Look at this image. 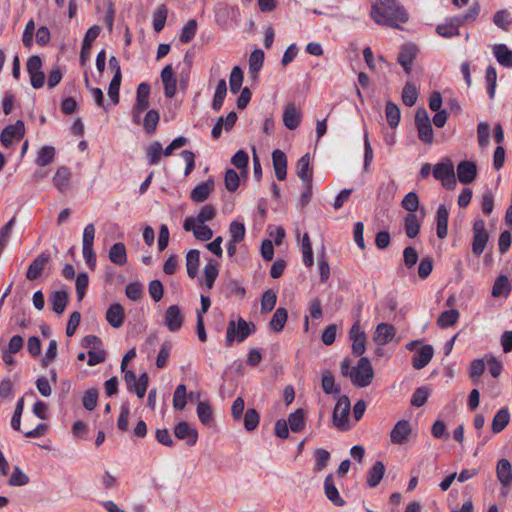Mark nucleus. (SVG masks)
I'll use <instances>...</instances> for the list:
<instances>
[{"label":"nucleus","instance_id":"obj_62","mask_svg":"<svg viewBox=\"0 0 512 512\" xmlns=\"http://www.w3.org/2000/svg\"><path fill=\"white\" fill-rule=\"evenodd\" d=\"M246 229L243 223L232 221L229 226L230 241L240 243L245 237Z\"/></svg>","mask_w":512,"mask_h":512},{"label":"nucleus","instance_id":"obj_36","mask_svg":"<svg viewBox=\"0 0 512 512\" xmlns=\"http://www.w3.org/2000/svg\"><path fill=\"white\" fill-rule=\"evenodd\" d=\"M49 301L51 303L52 310L56 314H62L68 302V295L65 291H55L50 295Z\"/></svg>","mask_w":512,"mask_h":512},{"label":"nucleus","instance_id":"obj_29","mask_svg":"<svg viewBox=\"0 0 512 512\" xmlns=\"http://www.w3.org/2000/svg\"><path fill=\"white\" fill-rule=\"evenodd\" d=\"M385 474V465L381 461H376L367 472V485L375 488L381 482Z\"/></svg>","mask_w":512,"mask_h":512},{"label":"nucleus","instance_id":"obj_48","mask_svg":"<svg viewBox=\"0 0 512 512\" xmlns=\"http://www.w3.org/2000/svg\"><path fill=\"white\" fill-rule=\"evenodd\" d=\"M54 157H55L54 147L44 146L37 153L36 164L40 167H45L53 162Z\"/></svg>","mask_w":512,"mask_h":512},{"label":"nucleus","instance_id":"obj_5","mask_svg":"<svg viewBox=\"0 0 512 512\" xmlns=\"http://www.w3.org/2000/svg\"><path fill=\"white\" fill-rule=\"evenodd\" d=\"M351 409V404L348 396H339L338 401L333 410L332 419L333 424L341 431L349 429L348 417Z\"/></svg>","mask_w":512,"mask_h":512},{"label":"nucleus","instance_id":"obj_43","mask_svg":"<svg viewBox=\"0 0 512 512\" xmlns=\"http://www.w3.org/2000/svg\"><path fill=\"white\" fill-rule=\"evenodd\" d=\"M310 157L309 154L303 155L297 162V176L303 183L312 182V173L309 171Z\"/></svg>","mask_w":512,"mask_h":512},{"label":"nucleus","instance_id":"obj_21","mask_svg":"<svg viewBox=\"0 0 512 512\" xmlns=\"http://www.w3.org/2000/svg\"><path fill=\"white\" fill-rule=\"evenodd\" d=\"M105 318L113 328H120L125 319V310L123 306L119 303L111 304L106 311Z\"/></svg>","mask_w":512,"mask_h":512},{"label":"nucleus","instance_id":"obj_35","mask_svg":"<svg viewBox=\"0 0 512 512\" xmlns=\"http://www.w3.org/2000/svg\"><path fill=\"white\" fill-rule=\"evenodd\" d=\"M287 318V310L282 307L277 308L269 322L270 329L276 333L281 332L287 322Z\"/></svg>","mask_w":512,"mask_h":512},{"label":"nucleus","instance_id":"obj_32","mask_svg":"<svg viewBox=\"0 0 512 512\" xmlns=\"http://www.w3.org/2000/svg\"><path fill=\"white\" fill-rule=\"evenodd\" d=\"M288 426L292 432L298 433L305 428V412L299 408L290 413L287 420Z\"/></svg>","mask_w":512,"mask_h":512},{"label":"nucleus","instance_id":"obj_52","mask_svg":"<svg viewBox=\"0 0 512 512\" xmlns=\"http://www.w3.org/2000/svg\"><path fill=\"white\" fill-rule=\"evenodd\" d=\"M243 78L242 69L239 66H235L231 71L229 79L230 91L233 94H237L241 90Z\"/></svg>","mask_w":512,"mask_h":512},{"label":"nucleus","instance_id":"obj_28","mask_svg":"<svg viewBox=\"0 0 512 512\" xmlns=\"http://www.w3.org/2000/svg\"><path fill=\"white\" fill-rule=\"evenodd\" d=\"M100 27L98 25H93L90 27L83 39L82 48H81V63L84 64L86 61V56L90 53L92 42L99 36Z\"/></svg>","mask_w":512,"mask_h":512},{"label":"nucleus","instance_id":"obj_38","mask_svg":"<svg viewBox=\"0 0 512 512\" xmlns=\"http://www.w3.org/2000/svg\"><path fill=\"white\" fill-rule=\"evenodd\" d=\"M511 286L507 276L500 275L494 282L492 287V296L493 297H507L510 293Z\"/></svg>","mask_w":512,"mask_h":512},{"label":"nucleus","instance_id":"obj_34","mask_svg":"<svg viewBox=\"0 0 512 512\" xmlns=\"http://www.w3.org/2000/svg\"><path fill=\"white\" fill-rule=\"evenodd\" d=\"M200 264V252L197 249H191L186 255L187 274L191 279L197 275Z\"/></svg>","mask_w":512,"mask_h":512},{"label":"nucleus","instance_id":"obj_53","mask_svg":"<svg viewBox=\"0 0 512 512\" xmlns=\"http://www.w3.org/2000/svg\"><path fill=\"white\" fill-rule=\"evenodd\" d=\"M386 119L391 128L398 126L400 122V109L393 102H387L385 109Z\"/></svg>","mask_w":512,"mask_h":512},{"label":"nucleus","instance_id":"obj_23","mask_svg":"<svg viewBox=\"0 0 512 512\" xmlns=\"http://www.w3.org/2000/svg\"><path fill=\"white\" fill-rule=\"evenodd\" d=\"M214 187H215L214 180L210 178V179L198 184L191 191L190 198L194 202H198V203L204 202L205 200L208 199L209 195L214 190Z\"/></svg>","mask_w":512,"mask_h":512},{"label":"nucleus","instance_id":"obj_12","mask_svg":"<svg viewBox=\"0 0 512 512\" xmlns=\"http://www.w3.org/2000/svg\"><path fill=\"white\" fill-rule=\"evenodd\" d=\"M216 215V211L212 205L203 206L198 212L196 217H187L184 221L183 228L185 231H190L196 223L205 224L211 221Z\"/></svg>","mask_w":512,"mask_h":512},{"label":"nucleus","instance_id":"obj_54","mask_svg":"<svg viewBox=\"0 0 512 512\" xmlns=\"http://www.w3.org/2000/svg\"><path fill=\"white\" fill-rule=\"evenodd\" d=\"M197 416L204 425H210L213 421V412L207 402H199L197 405Z\"/></svg>","mask_w":512,"mask_h":512},{"label":"nucleus","instance_id":"obj_59","mask_svg":"<svg viewBox=\"0 0 512 512\" xmlns=\"http://www.w3.org/2000/svg\"><path fill=\"white\" fill-rule=\"evenodd\" d=\"M430 395V389L426 386L417 388L411 397V405L414 407L423 406Z\"/></svg>","mask_w":512,"mask_h":512},{"label":"nucleus","instance_id":"obj_47","mask_svg":"<svg viewBox=\"0 0 512 512\" xmlns=\"http://www.w3.org/2000/svg\"><path fill=\"white\" fill-rule=\"evenodd\" d=\"M417 99H418V90H417L416 86L409 81L406 82V84L402 90L403 103L408 107H412L413 105H415Z\"/></svg>","mask_w":512,"mask_h":512},{"label":"nucleus","instance_id":"obj_6","mask_svg":"<svg viewBox=\"0 0 512 512\" xmlns=\"http://www.w3.org/2000/svg\"><path fill=\"white\" fill-rule=\"evenodd\" d=\"M435 179L441 181L446 189H454L456 186V178L454 168L451 161L437 163L433 169Z\"/></svg>","mask_w":512,"mask_h":512},{"label":"nucleus","instance_id":"obj_7","mask_svg":"<svg viewBox=\"0 0 512 512\" xmlns=\"http://www.w3.org/2000/svg\"><path fill=\"white\" fill-rule=\"evenodd\" d=\"M124 380L128 391L135 393L139 398L145 396L149 383V377L146 372L142 373L137 379L135 372L129 370L124 373Z\"/></svg>","mask_w":512,"mask_h":512},{"label":"nucleus","instance_id":"obj_41","mask_svg":"<svg viewBox=\"0 0 512 512\" xmlns=\"http://www.w3.org/2000/svg\"><path fill=\"white\" fill-rule=\"evenodd\" d=\"M264 62V52L260 49L254 50L249 57V72L253 78L258 76Z\"/></svg>","mask_w":512,"mask_h":512},{"label":"nucleus","instance_id":"obj_51","mask_svg":"<svg viewBox=\"0 0 512 512\" xmlns=\"http://www.w3.org/2000/svg\"><path fill=\"white\" fill-rule=\"evenodd\" d=\"M302 254H303V263L306 267H311L314 263L313 259V250L312 244L310 241V237L308 233H305L302 238L301 244Z\"/></svg>","mask_w":512,"mask_h":512},{"label":"nucleus","instance_id":"obj_14","mask_svg":"<svg viewBox=\"0 0 512 512\" xmlns=\"http://www.w3.org/2000/svg\"><path fill=\"white\" fill-rule=\"evenodd\" d=\"M164 323L171 332H176L182 327L183 315L178 305H171L167 308Z\"/></svg>","mask_w":512,"mask_h":512},{"label":"nucleus","instance_id":"obj_45","mask_svg":"<svg viewBox=\"0 0 512 512\" xmlns=\"http://www.w3.org/2000/svg\"><path fill=\"white\" fill-rule=\"evenodd\" d=\"M404 228L409 238H415L420 231V222L414 213H409L404 219Z\"/></svg>","mask_w":512,"mask_h":512},{"label":"nucleus","instance_id":"obj_16","mask_svg":"<svg viewBox=\"0 0 512 512\" xmlns=\"http://www.w3.org/2000/svg\"><path fill=\"white\" fill-rule=\"evenodd\" d=\"M174 435L179 440H187V445L194 446L198 440V432L196 429L190 427L187 422H179L174 427Z\"/></svg>","mask_w":512,"mask_h":512},{"label":"nucleus","instance_id":"obj_58","mask_svg":"<svg viewBox=\"0 0 512 512\" xmlns=\"http://www.w3.org/2000/svg\"><path fill=\"white\" fill-rule=\"evenodd\" d=\"M277 296L272 290H267L261 298V313L266 314L272 311L276 305Z\"/></svg>","mask_w":512,"mask_h":512},{"label":"nucleus","instance_id":"obj_2","mask_svg":"<svg viewBox=\"0 0 512 512\" xmlns=\"http://www.w3.org/2000/svg\"><path fill=\"white\" fill-rule=\"evenodd\" d=\"M255 330L256 327L253 322H247L243 318H239L237 321L230 320L227 325L225 345L230 347L235 340L243 342Z\"/></svg>","mask_w":512,"mask_h":512},{"label":"nucleus","instance_id":"obj_44","mask_svg":"<svg viewBox=\"0 0 512 512\" xmlns=\"http://www.w3.org/2000/svg\"><path fill=\"white\" fill-rule=\"evenodd\" d=\"M226 94H227L226 81H225V79H220L216 86L213 101H212V108L215 111H219L222 108Z\"/></svg>","mask_w":512,"mask_h":512},{"label":"nucleus","instance_id":"obj_30","mask_svg":"<svg viewBox=\"0 0 512 512\" xmlns=\"http://www.w3.org/2000/svg\"><path fill=\"white\" fill-rule=\"evenodd\" d=\"M109 260L115 265L123 266L127 263V251L122 242L114 243L109 250Z\"/></svg>","mask_w":512,"mask_h":512},{"label":"nucleus","instance_id":"obj_10","mask_svg":"<svg viewBox=\"0 0 512 512\" xmlns=\"http://www.w3.org/2000/svg\"><path fill=\"white\" fill-rule=\"evenodd\" d=\"M418 51V47L413 43L404 44L400 48L397 61L407 74H410L412 71V65Z\"/></svg>","mask_w":512,"mask_h":512},{"label":"nucleus","instance_id":"obj_3","mask_svg":"<svg viewBox=\"0 0 512 512\" xmlns=\"http://www.w3.org/2000/svg\"><path fill=\"white\" fill-rule=\"evenodd\" d=\"M373 378L374 370L370 360L366 357H362L357 366L351 368L350 379L356 387L363 388L370 385Z\"/></svg>","mask_w":512,"mask_h":512},{"label":"nucleus","instance_id":"obj_60","mask_svg":"<svg viewBox=\"0 0 512 512\" xmlns=\"http://www.w3.org/2000/svg\"><path fill=\"white\" fill-rule=\"evenodd\" d=\"M186 406V386L179 384L173 395V407L175 410H183Z\"/></svg>","mask_w":512,"mask_h":512},{"label":"nucleus","instance_id":"obj_9","mask_svg":"<svg viewBox=\"0 0 512 512\" xmlns=\"http://www.w3.org/2000/svg\"><path fill=\"white\" fill-rule=\"evenodd\" d=\"M24 134V122L21 120H17L15 124L8 125L2 130L0 140L5 147H9L14 140H21Z\"/></svg>","mask_w":512,"mask_h":512},{"label":"nucleus","instance_id":"obj_61","mask_svg":"<svg viewBox=\"0 0 512 512\" xmlns=\"http://www.w3.org/2000/svg\"><path fill=\"white\" fill-rule=\"evenodd\" d=\"M197 21L195 19H191L187 22V24L183 27L180 42L181 43H189L196 35L197 31Z\"/></svg>","mask_w":512,"mask_h":512},{"label":"nucleus","instance_id":"obj_4","mask_svg":"<svg viewBox=\"0 0 512 512\" xmlns=\"http://www.w3.org/2000/svg\"><path fill=\"white\" fill-rule=\"evenodd\" d=\"M414 123L418 132L419 140L425 144H432L434 140V133L429 114L425 108L420 107L416 110Z\"/></svg>","mask_w":512,"mask_h":512},{"label":"nucleus","instance_id":"obj_64","mask_svg":"<svg viewBox=\"0 0 512 512\" xmlns=\"http://www.w3.org/2000/svg\"><path fill=\"white\" fill-rule=\"evenodd\" d=\"M196 239L200 241H208L213 237L212 229L206 224L196 223L191 230Z\"/></svg>","mask_w":512,"mask_h":512},{"label":"nucleus","instance_id":"obj_25","mask_svg":"<svg viewBox=\"0 0 512 512\" xmlns=\"http://www.w3.org/2000/svg\"><path fill=\"white\" fill-rule=\"evenodd\" d=\"M49 259L50 257L47 253H41L39 256H37L29 265L26 278L28 280L38 279L41 276L44 267L49 262Z\"/></svg>","mask_w":512,"mask_h":512},{"label":"nucleus","instance_id":"obj_27","mask_svg":"<svg viewBox=\"0 0 512 512\" xmlns=\"http://www.w3.org/2000/svg\"><path fill=\"white\" fill-rule=\"evenodd\" d=\"M448 218L449 211L445 205H440L437 209L436 220H437V229L436 233L438 238L444 239L448 234Z\"/></svg>","mask_w":512,"mask_h":512},{"label":"nucleus","instance_id":"obj_57","mask_svg":"<svg viewBox=\"0 0 512 512\" xmlns=\"http://www.w3.org/2000/svg\"><path fill=\"white\" fill-rule=\"evenodd\" d=\"M486 88L487 93L489 95L490 99H493L495 96V90H496V82H497V72L496 69L493 66H488L486 69Z\"/></svg>","mask_w":512,"mask_h":512},{"label":"nucleus","instance_id":"obj_22","mask_svg":"<svg viewBox=\"0 0 512 512\" xmlns=\"http://www.w3.org/2000/svg\"><path fill=\"white\" fill-rule=\"evenodd\" d=\"M433 354L434 349L431 345H423L412 357L413 368L416 370H420L427 366L431 361Z\"/></svg>","mask_w":512,"mask_h":512},{"label":"nucleus","instance_id":"obj_49","mask_svg":"<svg viewBox=\"0 0 512 512\" xmlns=\"http://www.w3.org/2000/svg\"><path fill=\"white\" fill-rule=\"evenodd\" d=\"M459 319V312L456 309H450L442 312L437 319V324L441 328L453 326Z\"/></svg>","mask_w":512,"mask_h":512},{"label":"nucleus","instance_id":"obj_13","mask_svg":"<svg viewBox=\"0 0 512 512\" xmlns=\"http://www.w3.org/2000/svg\"><path fill=\"white\" fill-rule=\"evenodd\" d=\"M349 337L352 341V352L355 356H362L365 353L366 335L360 330L359 322H355L350 329Z\"/></svg>","mask_w":512,"mask_h":512},{"label":"nucleus","instance_id":"obj_37","mask_svg":"<svg viewBox=\"0 0 512 512\" xmlns=\"http://www.w3.org/2000/svg\"><path fill=\"white\" fill-rule=\"evenodd\" d=\"M70 177L69 169L67 167H60L53 177V183L60 192H64L69 187Z\"/></svg>","mask_w":512,"mask_h":512},{"label":"nucleus","instance_id":"obj_56","mask_svg":"<svg viewBox=\"0 0 512 512\" xmlns=\"http://www.w3.org/2000/svg\"><path fill=\"white\" fill-rule=\"evenodd\" d=\"M171 350L172 343L170 341H165L161 345L155 362L157 368L162 369L167 365Z\"/></svg>","mask_w":512,"mask_h":512},{"label":"nucleus","instance_id":"obj_46","mask_svg":"<svg viewBox=\"0 0 512 512\" xmlns=\"http://www.w3.org/2000/svg\"><path fill=\"white\" fill-rule=\"evenodd\" d=\"M160 120V115L158 111L151 109L147 111L144 119H143V128L145 132L149 135H152L155 133L157 125Z\"/></svg>","mask_w":512,"mask_h":512},{"label":"nucleus","instance_id":"obj_63","mask_svg":"<svg viewBox=\"0 0 512 512\" xmlns=\"http://www.w3.org/2000/svg\"><path fill=\"white\" fill-rule=\"evenodd\" d=\"M493 23L500 29L508 31L511 24L509 12L505 9L497 11L493 16Z\"/></svg>","mask_w":512,"mask_h":512},{"label":"nucleus","instance_id":"obj_18","mask_svg":"<svg viewBox=\"0 0 512 512\" xmlns=\"http://www.w3.org/2000/svg\"><path fill=\"white\" fill-rule=\"evenodd\" d=\"M395 336V328L391 324L380 323L377 325L374 332L373 341L378 346L388 344Z\"/></svg>","mask_w":512,"mask_h":512},{"label":"nucleus","instance_id":"obj_50","mask_svg":"<svg viewBox=\"0 0 512 512\" xmlns=\"http://www.w3.org/2000/svg\"><path fill=\"white\" fill-rule=\"evenodd\" d=\"M162 155V145L158 141L152 142L146 149V157L149 165H157Z\"/></svg>","mask_w":512,"mask_h":512},{"label":"nucleus","instance_id":"obj_31","mask_svg":"<svg viewBox=\"0 0 512 512\" xmlns=\"http://www.w3.org/2000/svg\"><path fill=\"white\" fill-rule=\"evenodd\" d=\"M493 54L500 65L504 67L512 66V50H510L505 44L494 45Z\"/></svg>","mask_w":512,"mask_h":512},{"label":"nucleus","instance_id":"obj_42","mask_svg":"<svg viewBox=\"0 0 512 512\" xmlns=\"http://www.w3.org/2000/svg\"><path fill=\"white\" fill-rule=\"evenodd\" d=\"M168 17V8L165 4H161L157 7V9L153 12V28L155 32H160L163 30L166 20Z\"/></svg>","mask_w":512,"mask_h":512},{"label":"nucleus","instance_id":"obj_19","mask_svg":"<svg viewBox=\"0 0 512 512\" xmlns=\"http://www.w3.org/2000/svg\"><path fill=\"white\" fill-rule=\"evenodd\" d=\"M477 175V167L474 162L461 161L457 165V177L463 184L473 182Z\"/></svg>","mask_w":512,"mask_h":512},{"label":"nucleus","instance_id":"obj_20","mask_svg":"<svg viewBox=\"0 0 512 512\" xmlns=\"http://www.w3.org/2000/svg\"><path fill=\"white\" fill-rule=\"evenodd\" d=\"M272 162L275 176L279 181H284L287 177V157L285 153L279 149L272 152Z\"/></svg>","mask_w":512,"mask_h":512},{"label":"nucleus","instance_id":"obj_33","mask_svg":"<svg viewBox=\"0 0 512 512\" xmlns=\"http://www.w3.org/2000/svg\"><path fill=\"white\" fill-rule=\"evenodd\" d=\"M321 386L325 394L339 396L341 392L340 385L335 383V378L333 374L328 370L322 374Z\"/></svg>","mask_w":512,"mask_h":512},{"label":"nucleus","instance_id":"obj_17","mask_svg":"<svg viewBox=\"0 0 512 512\" xmlns=\"http://www.w3.org/2000/svg\"><path fill=\"white\" fill-rule=\"evenodd\" d=\"M324 492L329 501L335 506L342 507L345 505V500L340 496L338 489L335 486L333 474H328L324 480Z\"/></svg>","mask_w":512,"mask_h":512},{"label":"nucleus","instance_id":"obj_26","mask_svg":"<svg viewBox=\"0 0 512 512\" xmlns=\"http://www.w3.org/2000/svg\"><path fill=\"white\" fill-rule=\"evenodd\" d=\"M301 121V113L294 104H288L283 113V124L289 130L296 129Z\"/></svg>","mask_w":512,"mask_h":512},{"label":"nucleus","instance_id":"obj_11","mask_svg":"<svg viewBox=\"0 0 512 512\" xmlns=\"http://www.w3.org/2000/svg\"><path fill=\"white\" fill-rule=\"evenodd\" d=\"M412 433L411 424L408 420H399L390 432L392 444L402 445L409 440Z\"/></svg>","mask_w":512,"mask_h":512},{"label":"nucleus","instance_id":"obj_24","mask_svg":"<svg viewBox=\"0 0 512 512\" xmlns=\"http://www.w3.org/2000/svg\"><path fill=\"white\" fill-rule=\"evenodd\" d=\"M496 475L502 486L509 487L512 484V464L509 460L502 458L498 461Z\"/></svg>","mask_w":512,"mask_h":512},{"label":"nucleus","instance_id":"obj_8","mask_svg":"<svg viewBox=\"0 0 512 512\" xmlns=\"http://www.w3.org/2000/svg\"><path fill=\"white\" fill-rule=\"evenodd\" d=\"M489 235L485 228V222L482 219H477L473 224V241L472 252L476 256H480L488 242Z\"/></svg>","mask_w":512,"mask_h":512},{"label":"nucleus","instance_id":"obj_40","mask_svg":"<svg viewBox=\"0 0 512 512\" xmlns=\"http://www.w3.org/2000/svg\"><path fill=\"white\" fill-rule=\"evenodd\" d=\"M223 293L226 297L230 296H238L243 298L246 294V290L240 283L235 279H228L223 283L222 286Z\"/></svg>","mask_w":512,"mask_h":512},{"label":"nucleus","instance_id":"obj_55","mask_svg":"<svg viewBox=\"0 0 512 512\" xmlns=\"http://www.w3.org/2000/svg\"><path fill=\"white\" fill-rule=\"evenodd\" d=\"M314 456H315L314 470L316 472H320V471L324 470L327 467L328 462L330 460L329 451H327L323 448H319V449L315 450Z\"/></svg>","mask_w":512,"mask_h":512},{"label":"nucleus","instance_id":"obj_15","mask_svg":"<svg viewBox=\"0 0 512 512\" xmlns=\"http://www.w3.org/2000/svg\"><path fill=\"white\" fill-rule=\"evenodd\" d=\"M161 81L164 86V95L166 98H173L176 94L177 79L171 65L165 66L161 71Z\"/></svg>","mask_w":512,"mask_h":512},{"label":"nucleus","instance_id":"obj_1","mask_svg":"<svg viewBox=\"0 0 512 512\" xmlns=\"http://www.w3.org/2000/svg\"><path fill=\"white\" fill-rule=\"evenodd\" d=\"M370 16L375 23L392 28H400V23L409 19L406 9L398 0H376L372 5Z\"/></svg>","mask_w":512,"mask_h":512},{"label":"nucleus","instance_id":"obj_39","mask_svg":"<svg viewBox=\"0 0 512 512\" xmlns=\"http://www.w3.org/2000/svg\"><path fill=\"white\" fill-rule=\"evenodd\" d=\"M510 421V413L508 409L501 408L494 416L492 420V431L494 433H500L508 425Z\"/></svg>","mask_w":512,"mask_h":512}]
</instances>
